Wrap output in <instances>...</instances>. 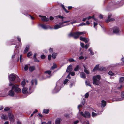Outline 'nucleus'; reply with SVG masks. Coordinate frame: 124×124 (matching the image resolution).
Here are the masks:
<instances>
[{"label": "nucleus", "mask_w": 124, "mask_h": 124, "mask_svg": "<svg viewBox=\"0 0 124 124\" xmlns=\"http://www.w3.org/2000/svg\"><path fill=\"white\" fill-rule=\"evenodd\" d=\"M115 86L114 88L113 87L112 91L115 93H117V94L115 97L113 99V101H121L124 99V91H122L121 93V96L119 97V94L120 92H119L122 87L123 86Z\"/></svg>", "instance_id": "1"}, {"label": "nucleus", "mask_w": 124, "mask_h": 124, "mask_svg": "<svg viewBox=\"0 0 124 124\" xmlns=\"http://www.w3.org/2000/svg\"><path fill=\"white\" fill-rule=\"evenodd\" d=\"M27 87H24L22 89L23 94H31L35 88V86H27Z\"/></svg>", "instance_id": "2"}, {"label": "nucleus", "mask_w": 124, "mask_h": 124, "mask_svg": "<svg viewBox=\"0 0 124 124\" xmlns=\"http://www.w3.org/2000/svg\"><path fill=\"white\" fill-rule=\"evenodd\" d=\"M9 89V87L5 89L4 90V93L6 96H8L11 97H14L15 93L14 90L12 88L11 89Z\"/></svg>", "instance_id": "3"}, {"label": "nucleus", "mask_w": 124, "mask_h": 124, "mask_svg": "<svg viewBox=\"0 0 124 124\" xmlns=\"http://www.w3.org/2000/svg\"><path fill=\"white\" fill-rule=\"evenodd\" d=\"M93 83L94 85H99V80L101 79V77L100 75H97L96 76H94L92 78Z\"/></svg>", "instance_id": "4"}, {"label": "nucleus", "mask_w": 124, "mask_h": 124, "mask_svg": "<svg viewBox=\"0 0 124 124\" xmlns=\"http://www.w3.org/2000/svg\"><path fill=\"white\" fill-rule=\"evenodd\" d=\"M8 77L9 80L10 81H14L15 80H16L18 81L19 80V77L14 74H10Z\"/></svg>", "instance_id": "5"}, {"label": "nucleus", "mask_w": 124, "mask_h": 124, "mask_svg": "<svg viewBox=\"0 0 124 124\" xmlns=\"http://www.w3.org/2000/svg\"><path fill=\"white\" fill-rule=\"evenodd\" d=\"M63 87H61L60 86H56L52 90V93L54 94L57 93L60 90L61 88Z\"/></svg>", "instance_id": "6"}, {"label": "nucleus", "mask_w": 124, "mask_h": 124, "mask_svg": "<svg viewBox=\"0 0 124 124\" xmlns=\"http://www.w3.org/2000/svg\"><path fill=\"white\" fill-rule=\"evenodd\" d=\"M113 32L117 35H119L120 34V31L119 28L116 26L114 27L113 28Z\"/></svg>", "instance_id": "7"}, {"label": "nucleus", "mask_w": 124, "mask_h": 124, "mask_svg": "<svg viewBox=\"0 0 124 124\" xmlns=\"http://www.w3.org/2000/svg\"><path fill=\"white\" fill-rule=\"evenodd\" d=\"M80 114L86 118H89L90 116V115L89 113L86 111H85L84 113L81 112H80Z\"/></svg>", "instance_id": "8"}, {"label": "nucleus", "mask_w": 124, "mask_h": 124, "mask_svg": "<svg viewBox=\"0 0 124 124\" xmlns=\"http://www.w3.org/2000/svg\"><path fill=\"white\" fill-rule=\"evenodd\" d=\"M17 86H12V88L14 92L17 93H19L21 92V90Z\"/></svg>", "instance_id": "9"}, {"label": "nucleus", "mask_w": 124, "mask_h": 124, "mask_svg": "<svg viewBox=\"0 0 124 124\" xmlns=\"http://www.w3.org/2000/svg\"><path fill=\"white\" fill-rule=\"evenodd\" d=\"M111 16L112 15L111 14H109L107 19L105 21V22L106 23H108L110 21H113L115 20V19L114 18H110Z\"/></svg>", "instance_id": "10"}, {"label": "nucleus", "mask_w": 124, "mask_h": 124, "mask_svg": "<svg viewBox=\"0 0 124 124\" xmlns=\"http://www.w3.org/2000/svg\"><path fill=\"white\" fill-rule=\"evenodd\" d=\"M45 73L47 74L48 73L49 75H50L48 76H47L46 77V75H44V78H43L44 79H46L48 78H50L51 77V71L50 70H48L47 71H46L45 72Z\"/></svg>", "instance_id": "11"}, {"label": "nucleus", "mask_w": 124, "mask_h": 124, "mask_svg": "<svg viewBox=\"0 0 124 124\" xmlns=\"http://www.w3.org/2000/svg\"><path fill=\"white\" fill-rule=\"evenodd\" d=\"M62 23H59V24H57L55 25L54 27V29H57L59 28H61L63 26H64V25H63L62 24Z\"/></svg>", "instance_id": "12"}, {"label": "nucleus", "mask_w": 124, "mask_h": 124, "mask_svg": "<svg viewBox=\"0 0 124 124\" xmlns=\"http://www.w3.org/2000/svg\"><path fill=\"white\" fill-rule=\"evenodd\" d=\"M80 40L84 41L86 43H87L89 41V40L88 38L85 37H83L82 36L80 37Z\"/></svg>", "instance_id": "13"}, {"label": "nucleus", "mask_w": 124, "mask_h": 124, "mask_svg": "<svg viewBox=\"0 0 124 124\" xmlns=\"http://www.w3.org/2000/svg\"><path fill=\"white\" fill-rule=\"evenodd\" d=\"M39 16L40 17H42L41 18V20L43 21H49V18H46V17L45 16H43L39 15Z\"/></svg>", "instance_id": "14"}, {"label": "nucleus", "mask_w": 124, "mask_h": 124, "mask_svg": "<svg viewBox=\"0 0 124 124\" xmlns=\"http://www.w3.org/2000/svg\"><path fill=\"white\" fill-rule=\"evenodd\" d=\"M103 111V109H102L101 111H99L97 113H95L94 112H92V116L93 117H94L98 115L101 114Z\"/></svg>", "instance_id": "15"}, {"label": "nucleus", "mask_w": 124, "mask_h": 124, "mask_svg": "<svg viewBox=\"0 0 124 124\" xmlns=\"http://www.w3.org/2000/svg\"><path fill=\"white\" fill-rule=\"evenodd\" d=\"M72 66L71 65H70L67 67L66 70V72L70 73L72 71Z\"/></svg>", "instance_id": "16"}, {"label": "nucleus", "mask_w": 124, "mask_h": 124, "mask_svg": "<svg viewBox=\"0 0 124 124\" xmlns=\"http://www.w3.org/2000/svg\"><path fill=\"white\" fill-rule=\"evenodd\" d=\"M106 101L104 100H102L101 101V107L102 108H103L105 107L106 105Z\"/></svg>", "instance_id": "17"}, {"label": "nucleus", "mask_w": 124, "mask_h": 124, "mask_svg": "<svg viewBox=\"0 0 124 124\" xmlns=\"http://www.w3.org/2000/svg\"><path fill=\"white\" fill-rule=\"evenodd\" d=\"M79 37V36L78 32H74L73 33V37L74 39H76L78 38Z\"/></svg>", "instance_id": "18"}, {"label": "nucleus", "mask_w": 124, "mask_h": 124, "mask_svg": "<svg viewBox=\"0 0 124 124\" xmlns=\"http://www.w3.org/2000/svg\"><path fill=\"white\" fill-rule=\"evenodd\" d=\"M99 65H97L94 67V68L92 70V71L94 72L95 71L98 70L99 71Z\"/></svg>", "instance_id": "19"}, {"label": "nucleus", "mask_w": 124, "mask_h": 124, "mask_svg": "<svg viewBox=\"0 0 124 124\" xmlns=\"http://www.w3.org/2000/svg\"><path fill=\"white\" fill-rule=\"evenodd\" d=\"M29 49V45H27L26 46L25 48L24 51V53H27Z\"/></svg>", "instance_id": "20"}, {"label": "nucleus", "mask_w": 124, "mask_h": 124, "mask_svg": "<svg viewBox=\"0 0 124 124\" xmlns=\"http://www.w3.org/2000/svg\"><path fill=\"white\" fill-rule=\"evenodd\" d=\"M61 121V119L59 118H57L55 121V124H60Z\"/></svg>", "instance_id": "21"}, {"label": "nucleus", "mask_w": 124, "mask_h": 124, "mask_svg": "<svg viewBox=\"0 0 124 124\" xmlns=\"http://www.w3.org/2000/svg\"><path fill=\"white\" fill-rule=\"evenodd\" d=\"M31 84L32 85H37V81L36 79H34L32 80L31 81Z\"/></svg>", "instance_id": "22"}, {"label": "nucleus", "mask_w": 124, "mask_h": 124, "mask_svg": "<svg viewBox=\"0 0 124 124\" xmlns=\"http://www.w3.org/2000/svg\"><path fill=\"white\" fill-rule=\"evenodd\" d=\"M1 118L2 119L4 120H7L8 118V117L7 116L3 114L1 116Z\"/></svg>", "instance_id": "23"}, {"label": "nucleus", "mask_w": 124, "mask_h": 124, "mask_svg": "<svg viewBox=\"0 0 124 124\" xmlns=\"http://www.w3.org/2000/svg\"><path fill=\"white\" fill-rule=\"evenodd\" d=\"M40 26L44 29H47L48 28V27L47 26L44 24H40Z\"/></svg>", "instance_id": "24"}, {"label": "nucleus", "mask_w": 124, "mask_h": 124, "mask_svg": "<svg viewBox=\"0 0 124 124\" xmlns=\"http://www.w3.org/2000/svg\"><path fill=\"white\" fill-rule=\"evenodd\" d=\"M19 53V51L18 50H16L14 52V53L13 55H12V59L14 58L15 57V55H16L17 53L18 54Z\"/></svg>", "instance_id": "25"}, {"label": "nucleus", "mask_w": 124, "mask_h": 124, "mask_svg": "<svg viewBox=\"0 0 124 124\" xmlns=\"http://www.w3.org/2000/svg\"><path fill=\"white\" fill-rule=\"evenodd\" d=\"M56 18L57 19L58 18H60L62 19L61 21L62 22L63 21V18H65V17H63L61 15H58L56 16Z\"/></svg>", "instance_id": "26"}, {"label": "nucleus", "mask_w": 124, "mask_h": 124, "mask_svg": "<svg viewBox=\"0 0 124 124\" xmlns=\"http://www.w3.org/2000/svg\"><path fill=\"white\" fill-rule=\"evenodd\" d=\"M87 19L88 20H89L90 19H91L92 18H93V19L94 20L96 21H97V19L95 18H94V15H93L92 16H89V17H87Z\"/></svg>", "instance_id": "27"}, {"label": "nucleus", "mask_w": 124, "mask_h": 124, "mask_svg": "<svg viewBox=\"0 0 124 124\" xmlns=\"http://www.w3.org/2000/svg\"><path fill=\"white\" fill-rule=\"evenodd\" d=\"M80 77L83 78L84 79L86 78V76L85 73L83 72L81 73L80 74Z\"/></svg>", "instance_id": "28"}, {"label": "nucleus", "mask_w": 124, "mask_h": 124, "mask_svg": "<svg viewBox=\"0 0 124 124\" xmlns=\"http://www.w3.org/2000/svg\"><path fill=\"white\" fill-rule=\"evenodd\" d=\"M8 117L10 120H13L14 119V116L12 114L10 113L8 115Z\"/></svg>", "instance_id": "29"}, {"label": "nucleus", "mask_w": 124, "mask_h": 124, "mask_svg": "<svg viewBox=\"0 0 124 124\" xmlns=\"http://www.w3.org/2000/svg\"><path fill=\"white\" fill-rule=\"evenodd\" d=\"M35 69V67L34 66H30L29 67V70L30 71H33Z\"/></svg>", "instance_id": "30"}, {"label": "nucleus", "mask_w": 124, "mask_h": 124, "mask_svg": "<svg viewBox=\"0 0 124 124\" xmlns=\"http://www.w3.org/2000/svg\"><path fill=\"white\" fill-rule=\"evenodd\" d=\"M49 112V110L47 109H43V112L44 113L47 114Z\"/></svg>", "instance_id": "31"}, {"label": "nucleus", "mask_w": 124, "mask_h": 124, "mask_svg": "<svg viewBox=\"0 0 124 124\" xmlns=\"http://www.w3.org/2000/svg\"><path fill=\"white\" fill-rule=\"evenodd\" d=\"M119 82L120 83H124V77H122L120 78Z\"/></svg>", "instance_id": "32"}, {"label": "nucleus", "mask_w": 124, "mask_h": 124, "mask_svg": "<svg viewBox=\"0 0 124 124\" xmlns=\"http://www.w3.org/2000/svg\"><path fill=\"white\" fill-rule=\"evenodd\" d=\"M88 51L90 52V54L91 55H93L94 54V53L93 52L91 48H90L89 49Z\"/></svg>", "instance_id": "33"}, {"label": "nucleus", "mask_w": 124, "mask_h": 124, "mask_svg": "<svg viewBox=\"0 0 124 124\" xmlns=\"http://www.w3.org/2000/svg\"><path fill=\"white\" fill-rule=\"evenodd\" d=\"M57 67L55 63H53V65L51 67V70H53Z\"/></svg>", "instance_id": "34"}, {"label": "nucleus", "mask_w": 124, "mask_h": 124, "mask_svg": "<svg viewBox=\"0 0 124 124\" xmlns=\"http://www.w3.org/2000/svg\"><path fill=\"white\" fill-rule=\"evenodd\" d=\"M57 55V53H54L52 54V57L53 59H55Z\"/></svg>", "instance_id": "35"}, {"label": "nucleus", "mask_w": 124, "mask_h": 124, "mask_svg": "<svg viewBox=\"0 0 124 124\" xmlns=\"http://www.w3.org/2000/svg\"><path fill=\"white\" fill-rule=\"evenodd\" d=\"M61 6L63 8V9L66 12L68 13L69 12V11H68L66 9L65 7H64V5L63 4H61Z\"/></svg>", "instance_id": "36"}, {"label": "nucleus", "mask_w": 124, "mask_h": 124, "mask_svg": "<svg viewBox=\"0 0 124 124\" xmlns=\"http://www.w3.org/2000/svg\"><path fill=\"white\" fill-rule=\"evenodd\" d=\"M84 67L85 69L84 70V71L86 73L89 74V72L87 70L85 67V66H84Z\"/></svg>", "instance_id": "37"}, {"label": "nucleus", "mask_w": 124, "mask_h": 124, "mask_svg": "<svg viewBox=\"0 0 124 124\" xmlns=\"http://www.w3.org/2000/svg\"><path fill=\"white\" fill-rule=\"evenodd\" d=\"M79 68V66L78 65H77L74 69V70L75 71H78Z\"/></svg>", "instance_id": "38"}, {"label": "nucleus", "mask_w": 124, "mask_h": 124, "mask_svg": "<svg viewBox=\"0 0 124 124\" xmlns=\"http://www.w3.org/2000/svg\"><path fill=\"white\" fill-rule=\"evenodd\" d=\"M32 55V53L31 52H29L27 54V56L28 57H29L30 56H31Z\"/></svg>", "instance_id": "39"}, {"label": "nucleus", "mask_w": 124, "mask_h": 124, "mask_svg": "<svg viewBox=\"0 0 124 124\" xmlns=\"http://www.w3.org/2000/svg\"><path fill=\"white\" fill-rule=\"evenodd\" d=\"M108 74L111 76H113L114 75V73H113L112 71H109L108 72Z\"/></svg>", "instance_id": "40"}, {"label": "nucleus", "mask_w": 124, "mask_h": 124, "mask_svg": "<svg viewBox=\"0 0 124 124\" xmlns=\"http://www.w3.org/2000/svg\"><path fill=\"white\" fill-rule=\"evenodd\" d=\"M86 85H91L90 84V82L89 80H86L85 82Z\"/></svg>", "instance_id": "41"}, {"label": "nucleus", "mask_w": 124, "mask_h": 124, "mask_svg": "<svg viewBox=\"0 0 124 124\" xmlns=\"http://www.w3.org/2000/svg\"><path fill=\"white\" fill-rule=\"evenodd\" d=\"M25 83L26 82L25 79H23L21 83V85H25Z\"/></svg>", "instance_id": "42"}, {"label": "nucleus", "mask_w": 124, "mask_h": 124, "mask_svg": "<svg viewBox=\"0 0 124 124\" xmlns=\"http://www.w3.org/2000/svg\"><path fill=\"white\" fill-rule=\"evenodd\" d=\"M73 33H70L68 34V36L69 37H73Z\"/></svg>", "instance_id": "43"}, {"label": "nucleus", "mask_w": 124, "mask_h": 124, "mask_svg": "<svg viewBox=\"0 0 124 124\" xmlns=\"http://www.w3.org/2000/svg\"><path fill=\"white\" fill-rule=\"evenodd\" d=\"M69 61L70 62H75V61L74 60L73 58H70L68 59Z\"/></svg>", "instance_id": "44"}, {"label": "nucleus", "mask_w": 124, "mask_h": 124, "mask_svg": "<svg viewBox=\"0 0 124 124\" xmlns=\"http://www.w3.org/2000/svg\"><path fill=\"white\" fill-rule=\"evenodd\" d=\"M104 68L103 67H99V71H102L104 70Z\"/></svg>", "instance_id": "45"}, {"label": "nucleus", "mask_w": 124, "mask_h": 124, "mask_svg": "<svg viewBox=\"0 0 124 124\" xmlns=\"http://www.w3.org/2000/svg\"><path fill=\"white\" fill-rule=\"evenodd\" d=\"M29 68L28 66L27 65H26L25 66L24 68V69L25 71H27L28 70Z\"/></svg>", "instance_id": "46"}, {"label": "nucleus", "mask_w": 124, "mask_h": 124, "mask_svg": "<svg viewBox=\"0 0 124 124\" xmlns=\"http://www.w3.org/2000/svg\"><path fill=\"white\" fill-rule=\"evenodd\" d=\"M83 25H86V23H84L83 22L80 24L78 26H82Z\"/></svg>", "instance_id": "47"}, {"label": "nucleus", "mask_w": 124, "mask_h": 124, "mask_svg": "<svg viewBox=\"0 0 124 124\" xmlns=\"http://www.w3.org/2000/svg\"><path fill=\"white\" fill-rule=\"evenodd\" d=\"M89 96V94L88 92L85 95V98H87Z\"/></svg>", "instance_id": "48"}, {"label": "nucleus", "mask_w": 124, "mask_h": 124, "mask_svg": "<svg viewBox=\"0 0 124 124\" xmlns=\"http://www.w3.org/2000/svg\"><path fill=\"white\" fill-rule=\"evenodd\" d=\"M10 109L8 107H6L4 108V110L5 111L9 110Z\"/></svg>", "instance_id": "49"}, {"label": "nucleus", "mask_w": 124, "mask_h": 124, "mask_svg": "<svg viewBox=\"0 0 124 124\" xmlns=\"http://www.w3.org/2000/svg\"><path fill=\"white\" fill-rule=\"evenodd\" d=\"M89 46V45L88 44H87L85 45L84 46V47L86 49H87Z\"/></svg>", "instance_id": "50"}, {"label": "nucleus", "mask_w": 124, "mask_h": 124, "mask_svg": "<svg viewBox=\"0 0 124 124\" xmlns=\"http://www.w3.org/2000/svg\"><path fill=\"white\" fill-rule=\"evenodd\" d=\"M77 22H77V21H76V20H74L72 22H70V23L71 24H73L75 23H77Z\"/></svg>", "instance_id": "51"}, {"label": "nucleus", "mask_w": 124, "mask_h": 124, "mask_svg": "<svg viewBox=\"0 0 124 124\" xmlns=\"http://www.w3.org/2000/svg\"><path fill=\"white\" fill-rule=\"evenodd\" d=\"M34 61L37 62H39V61L36 58H33Z\"/></svg>", "instance_id": "52"}, {"label": "nucleus", "mask_w": 124, "mask_h": 124, "mask_svg": "<svg viewBox=\"0 0 124 124\" xmlns=\"http://www.w3.org/2000/svg\"><path fill=\"white\" fill-rule=\"evenodd\" d=\"M69 80L67 79H66L63 82V84L64 85L66 84L67 82Z\"/></svg>", "instance_id": "53"}, {"label": "nucleus", "mask_w": 124, "mask_h": 124, "mask_svg": "<svg viewBox=\"0 0 124 124\" xmlns=\"http://www.w3.org/2000/svg\"><path fill=\"white\" fill-rule=\"evenodd\" d=\"M78 35L79 36V35H82V34H85V32H78Z\"/></svg>", "instance_id": "54"}, {"label": "nucleus", "mask_w": 124, "mask_h": 124, "mask_svg": "<svg viewBox=\"0 0 124 124\" xmlns=\"http://www.w3.org/2000/svg\"><path fill=\"white\" fill-rule=\"evenodd\" d=\"M49 51L51 53L53 51V49L52 48H50L49 49Z\"/></svg>", "instance_id": "55"}, {"label": "nucleus", "mask_w": 124, "mask_h": 124, "mask_svg": "<svg viewBox=\"0 0 124 124\" xmlns=\"http://www.w3.org/2000/svg\"><path fill=\"white\" fill-rule=\"evenodd\" d=\"M84 58V57L83 56H81L79 57L78 59L79 60H80L83 59Z\"/></svg>", "instance_id": "56"}, {"label": "nucleus", "mask_w": 124, "mask_h": 124, "mask_svg": "<svg viewBox=\"0 0 124 124\" xmlns=\"http://www.w3.org/2000/svg\"><path fill=\"white\" fill-rule=\"evenodd\" d=\"M83 124H89V122L88 121H85L83 123Z\"/></svg>", "instance_id": "57"}, {"label": "nucleus", "mask_w": 124, "mask_h": 124, "mask_svg": "<svg viewBox=\"0 0 124 124\" xmlns=\"http://www.w3.org/2000/svg\"><path fill=\"white\" fill-rule=\"evenodd\" d=\"M70 73L71 75L72 76H74L75 75V73L74 71H73L72 72H70Z\"/></svg>", "instance_id": "58"}, {"label": "nucleus", "mask_w": 124, "mask_h": 124, "mask_svg": "<svg viewBox=\"0 0 124 124\" xmlns=\"http://www.w3.org/2000/svg\"><path fill=\"white\" fill-rule=\"evenodd\" d=\"M79 122V121L78 120H77L76 121H74L73 122V123L74 124H77Z\"/></svg>", "instance_id": "59"}, {"label": "nucleus", "mask_w": 124, "mask_h": 124, "mask_svg": "<svg viewBox=\"0 0 124 124\" xmlns=\"http://www.w3.org/2000/svg\"><path fill=\"white\" fill-rule=\"evenodd\" d=\"M85 98H83V101L82 102V104L84 105V104L85 103Z\"/></svg>", "instance_id": "60"}, {"label": "nucleus", "mask_w": 124, "mask_h": 124, "mask_svg": "<svg viewBox=\"0 0 124 124\" xmlns=\"http://www.w3.org/2000/svg\"><path fill=\"white\" fill-rule=\"evenodd\" d=\"M52 57L51 55H49L48 56V59L49 60H50Z\"/></svg>", "instance_id": "61"}, {"label": "nucleus", "mask_w": 124, "mask_h": 124, "mask_svg": "<svg viewBox=\"0 0 124 124\" xmlns=\"http://www.w3.org/2000/svg\"><path fill=\"white\" fill-rule=\"evenodd\" d=\"M41 58L42 59H43L45 58V56L44 55H42L41 56Z\"/></svg>", "instance_id": "62"}, {"label": "nucleus", "mask_w": 124, "mask_h": 124, "mask_svg": "<svg viewBox=\"0 0 124 124\" xmlns=\"http://www.w3.org/2000/svg\"><path fill=\"white\" fill-rule=\"evenodd\" d=\"M80 45L83 48H84V44L82 43H81Z\"/></svg>", "instance_id": "63"}, {"label": "nucleus", "mask_w": 124, "mask_h": 124, "mask_svg": "<svg viewBox=\"0 0 124 124\" xmlns=\"http://www.w3.org/2000/svg\"><path fill=\"white\" fill-rule=\"evenodd\" d=\"M99 17L100 19H102L103 18V15H100L99 16Z\"/></svg>", "instance_id": "64"}]
</instances>
